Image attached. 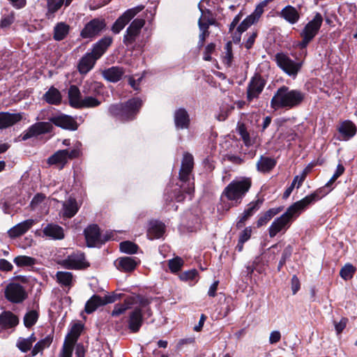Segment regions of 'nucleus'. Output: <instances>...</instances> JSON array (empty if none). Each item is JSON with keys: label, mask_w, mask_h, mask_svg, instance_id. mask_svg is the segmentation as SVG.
I'll return each mask as SVG.
<instances>
[{"label": "nucleus", "mask_w": 357, "mask_h": 357, "mask_svg": "<svg viewBox=\"0 0 357 357\" xmlns=\"http://www.w3.org/2000/svg\"><path fill=\"white\" fill-rule=\"evenodd\" d=\"M305 93L300 90L290 89L283 85L278 89L271 100V107L275 110L279 109H291L302 105Z\"/></svg>", "instance_id": "obj_1"}, {"label": "nucleus", "mask_w": 357, "mask_h": 357, "mask_svg": "<svg viewBox=\"0 0 357 357\" xmlns=\"http://www.w3.org/2000/svg\"><path fill=\"white\" fill-rule=\"evenodd\" d=\"M142 106V100L139 97H134L123 102L112 104L108 108V112L116 120L126 123L136 119Z\"/></svg>", "instance_id": "obj_2"}, {"label": "nucleus", "mask_w": 357, "mask_h": 357, "mask_svg": "<svg viewBox=\"0 0 357 357\" xmlns=\"http://www.w3.org/2000/svg\"><path fill=\"white\" fill-rule=\"evenodd\" d=\"M303 212L299 206L294 202L280 217L275 218L268 228L271 238L275 237L278 233L284 234L291 226L292 222Z\"/></svg>", "instance_id": "obj_3"}, {"label": "nucleus", "mask_w": 357, "mask_h": 357, "mask_svg": "<svg viewBox=\"0 0 357 357\" xmlns=\"http://www.w3.org/2000/svg\"><path fill=\"white\" fill-rule=\"evenodd\" d=\"M252 185L250 178L243 177L236 178L230 182L224 189L221 199L226 197L229 201L234 202L233 206H238L246 193L249 191Z\"/></svg>", "instance_id": "obj_4"}, {"label": "nucleus", "mask_w": 357, "mask_h": 357, "mask_svg": "<svg viewBox=\"0 0 357 357\" xmlns=\"http://www.w3.org/2000/svg\"><path fill=\"white\" fill-rule=\"evenodd\" d=\"M322 22V15L321 13H317L313 19L305 24L300 33L302 40L297 44V47L299 49H305L310 43L313 40L314 37L318 34Z\"/></svg>", "instance_id": "obj_5"}, {"label": "nucleus", "mask_w": 357, "mask_h": 357, "mask_svg": "<svg viewBox=\"0 0 357 357\" xmlns=\"http://www.w3.org/2000/svg\"><path fill=\"white\" fill-rule=\"evenodd\" d=\"M4 297L11 303L20 304L27 299L28 292L20 284L10 282L5 288Z\"/></svg>", "instance_id": "obj_6"}, {"label": "nucleus", "mask_w": 357, "mask_h": 357, "mask_svg": "<svg viewBox=\"0 0 357 357\" xmlns=\"http://www.w3.org/2000/svg\"><path fill=\"white\" fill-rule=\"evenodd\" d=\"M59 264L69 270H82L90 266L89 262L86 261L84 253L81 251L73 252L66 258L59 261Z\"/></svg>", "instance_id": "obj_7"}, {"label": "nucleus", "mask_w": 357, "mask_h": 357, "mask_svg": "<svg viewBox=\"0 0 357 357\" xmlns=\"http://www.w3.org/2000/svg\"><path fill=\"white\" fill-rule=\"evenodd\" d=\"M106 22L104 18L96 17L87 22L80 31V36L84 39H93L105 30Z\"/></svg>", "instance_id": "obj_8"}, {"label": "nucleus", "mask_w": 357, "mask_h": 357, "mask_svg": "<svg viewBox=\"0 0 357 357\" xmlns=\"http://www.w3.org/2000/svg\"><path fill=\"white\" fill-rule=\"evenodd\" d=\"M275 61L278 67L285 73L294 77L297 75L302 66L301 62L294 61L283 52L277 53L275 56Z\"/></svg>", "instance_id": "obj_9"}, {"label": "nucleus", "mask_w": 357, "mask_h": 357, "mask_svg": "<svg viewBox=\"0 0 357 357\" xmlns=\"http://www.w3.org/2000/svg\"><path fill=\"white\" fill-rule=\"evenodd\" d=\"M144 8V5H138L126 10L114 22L111 31L115 34L119 33Z\"/></svg>", "instance_id": "obj_10"}, {"label": "nucleus", "mask_w": 357, "mask_h": 357, "mask_svg": "<svg viewBox=\"0 0 357 357\" xmlns=\"http://www.w3.org/2000/svg\"><path fill=\"white\" fill-rule=\"evenodd\" d=\"M53 129V126L49 121H40L31 125L20 137L22 141H26L31 137L51 133Z\"/></svg>", "instance_id": "obj_11"}, {"label": "nucleus", "mask_w": 357, "mask_h": 357, "mask_svg": "<svg viewBox=\"0 0 357 357\" xmlns=\"http://www.w3.org/2000/svg\"><path fill=\"white\" fill-rule=\"evenodd\" d=\"M145 24L144 19H135L127 28L123 36V42L127 46L132 45L139 37L142 27Z\"/></svg>", "instance_id": "obj_12"}, {"label": "nucleus", "mask_w": 357, "mask_h": 357, "mask_svg": "<svg viewBox=\"0 0 357 357\" xmlns=\"http://www.w3.org/2000/svg\"><path fill=\"white\" fill-rule=\"evenodd\" d=\"M49 122L53 126L70 131L77 130L79 124L72 116L59 114L49 118Z\"/></svg>", "instance_id": "obj_13"}, {"label": "nucleus", "mask_w": 357, "mask_h": 357, "mask_svg": "<svg viewBox=\"0 0 357 357\" xmlns=\"http://www.w3.org/2000/svg\"><path fill=\"white\" fill-rule=\"evenodd\" d=\"M266 80L260 74L256 73L250 79L247 87V100L251 102L254 98H257L262 92Z\"/></svg>", "instance_id": "obj_14"}, {"label": "nucleus", "mask_w": 357, "mask_h": 357, "mask_svg": "<svg viewBox=\"0 0 357 357\" xmlns=\"http://www.w3.org/2000/svg\"><path fill=\"white\" fill-rule=\"evenodd\" d=\"M331 191L332 188H326V185H325L318 188L310 195L305 196L302 199L296 202L303 210V211H304L309 207V206L314 204L315 202L322 199Z\"/></svg>", "instance_id": "obj_15"}, {"label": "nucleus", "mask_w": 357, "mask_h": 357, "mask_svg": "<svg viewBox=\"0 0 357 357\" xmlns=\"http://www.w3.org/2000/svg\"><path fill=\"white\" fill-rule=\"evenodd\" d=\"M194 167V158L188 152H185L181 161V166L178 173V178L182 183L190 181V175Z\"/></svg>", "instance_id": "obj_16"}, {"label": "nucleus", "mask_w": 357, "mask_h": 357, "mask_svg": "<svg viewBox=\"0 0 357 357\" xmlns=\"http://www.w3.org/2000/svg\"><path fill=\"white\" fill-rule=\"evenodd\" d=\"M140 262V259L136 257H121L114 261V266L121 272L131 273L136 269Z\"/></svg>", "instance_id": "obj_17"}, {"label": "nucleus", "mask_w": 357, "mask_h": 357, "mask_svg": "<svg viewBox=\"0 0 357 357\" xmlns=\"http://www.w3.org/2000/svg\"><path fill=\"white\" fill-rule=\"evenodd\" d=\"M86 245L89 248H94L99 245L100 241L101 233L100 227L96 224L89 225L84 230Z\"/></svg>", "instance_id": "obj_18"}, {"label": "nucleus", "mask_w": 357, "mask_h": 357, "mask_svg": "<svg viewBox=\"0 0 357 357\" xmlns=\"http://www.w3.org/2000/svg\"><path fill=\"white\" fill-rule=\"evenodd\" d=\"M144 322L142 310L140 307H135L130 313L128 319V328L132 333H137Z\"/></svg>", "instance_id": "obj_19"}, {"label": "nucleus", "mask_w": 357, "mask_h": 357, "mask_svg": "<svg viewBox=\"0 0 357 357\" xmlns=\"http://www.w3.org/2000/svg\"><path fill=\"white\" fill-rule=\"evenodd\" d=\"M112 37L104 36L92 45L91 51L89 53L98 60L112 45Z\"/></svg>", "instance_id": "obj_20"}, {"label": "nucleus", "mask_w": 357, "mask_h": 357, "mask_svg": "<svg viewBox=\"0 0 357 357\" xmlns=\"http://www.w3.org/2000/svg\"><path fill=\"white\" fill-rule=\"evenodd\" d=\"M174 120L177 130L188 129L190 127V115L185 108L181 107L175 110Z\"/></svg>", "instance_id": "obj_21"}, {"label": "nucleus", "mask_w": 357, "mask_h": 357, "mask_svg": "<svg viewBox=\"0 0 357 357\" xmlns=\"http://www.w3.org/2000/svg\"><path fill=\"white\" fill-rule=\"evenodd\" d=\"M33 224V219H28L18 223L8 231V236L14 239L23 235L32 227Z\"/></svg>", "instance_id": "obj_22"}, {"label": "nucleus", "mask_w": 357, "mask_h": 357, "mask_svg": "<svg viewBox=\"0 0 357 357\" xmlns=\"http://www.w3.org/2000/svg\"><path fill=\"white\" fill-rule=\"evenodd\" d=\"M22 116L20 113L0 112V130L9 128L20 121Z\"/></svg>", "instance_id": "obj_23"}, {"label": "nucleus", "mask_w": 357, "mask_h": 357, "mask_svg": "<svg viewBox=\"0 0 357 357\" xmlns=\"http://www.w3.org/2000/svg\"><path fill=\"white\" fill-rule=\"evenodd\" d=\"M165 232V225L161 221L153 220L149 222L147 236L150 239L161 238Z\"/></svg>", "instance_id": "obj_24"}, {"label": "nucleus", "mask_w": 357, "mask_h": 357, "mask_svg": "<svg viewBox=\"0 0 357 357\" xmlns=\"http://www.w3.org/2000/svg\"><path fill=\"white\" fill-rule=\"evenodd\" d=\"M89 52H86L79 61L77 70L81 75L87 74L95 66L96 61Z\"/></svg>", "instance_id": "obj_25"}, {"label": "nucleus", "mask_w": 357, "mask_h": 357, "mask_svg": "<svg viewBox=\"0 0 357 357\" xmlns=\"http://www.w3.org/2000/svg\"><path fill=\"white\" fill-rule=\"evenodd\" d=\"M124 70L122 67L112 66L102 71V77L107 81L116 83L121 79L124 75Z\"/></svg>", "instance_id": "obj_26"}, {"label": "nucleus", "mask_w": 357, "mask_h": 357, "mask_svg": "<svg viewBox=\"0 0 357 357\" xmlns=\"http://www.w3.org/2000/svg\"><path fill=\"white\" fill-rule=\"evenodd\" d=\"M279 15L291 24H296L300 19V14L297 9L290 5L283 8L279 13Z\"/></svg>", "instance_id": "obj_27"}, {"label": "nucleus", "mask_w": 357, "mask_h": 357, "mask_svg": "<svg viewBox=\"0 0 357 357\" xmlns=\"http://www.w3.org/2000/svg\"><path fill=\"white\" fill-rule=\"evenodd\" d=\"M337 130L344 140H348L356 135L357 128L352 121L347 120L342 122Z\"/></svg>", "instance_id": "obj_28"}, {"label": "nucleus", "mask_w": 357, "mask_h": 357, "mask_svg": "<svg viewBox=\"0 0 357 357\" xmlns=\"http://www.w3.org/2000/svg\"><path fill=\"white\" fill-rule=\"evenodd\" d=\"M19 323L18 317L10 311H3L0 314V326L4 328H11Z\"/></svg>", "instance_id": "obj_29"}, {"label": "nucleus", "mask_w": 357, "mask_h": 357, "mask_svg": "<svg viewBox=\"0 0 357 357\" xmlns=\"http://www.w3.org/2000/svg\"><path fill=\"white\" fill-rule=\"evenodd\" d=\"M194 186L188 182L183 183L179 188L173 190L174 197L177 202H182L185 199V195H192L194 192Z\"/></svg>", "instance_id": "obj_30"}, {"label": "nucleus", "mask_w": 357, "mask_h": 357, "mask_svg": "<svg viewBox=\"0 0 357 357\" xmlns=\"http://www.w3.org/2000/svg\"><path fill=\"white\" fill-rule=\"evenodd\" d=\"M43 234L45 236L55 240H61L64 238L63 229L56 224H47L43 229Z\"/></svg>", "instance_id": "obj_31"}, {"label": "nucleus", "mask_w": 357, "mask_h": 357, "mask_svg": "<svg viewBox=\"0 0 357 357\" xmlns=\"http://www.w3.org/2000/svg\"><path fill=\"white\" fill-rule=\"evenodd\" d=\"M103 87L102 83L93 81V80H87L86 81L82 86V93L85 96H98L101 94V90Z\"/></svg>", "instance_id": "obj_32"}, {"label": "nucleus", "mask_w": 357, "mask_h": 357, "mask_svg": "<svg viewBox=\"0 0 357 357\" xmlns=\"http://www.w3.org/2000/svg\"><path fill=\"white\" fill-rule=\"evenodd\" d=\"M84 328V324L81 322L75 323L66 336L65 340L68 344L75 345Z\"/></svg>", "instance_id": "obj_33"}, {"label": "nucleus", "mask_w": 357, "mask_h": 357, "mask_svg": "<svg viewBox=\"0 0 357 357\" xmlns=\"http://www.w3.org/2000/svg\"><path fill=\"white\" fill-rule=\"evenodd\" d=\"M68 100L69 105L75 108L78 109L82 99V93L76 85H70L68 89Z\"/></svg>", "instance_id": "obj_34"}, {"label": "nucleus", "mask_w": 357, "mask_h": 357, "mask_svg": "<svg viewBox=\"0 0 357 357\" xmlns=\"http://www.w3.org/2000/svg\"><path fill=\"white\" fill-rule=\"evenodd\" d=\"M78 206L75 198L70 197L68 201L63 204V216L67 218H73L78 211Z\"/></svg>", "instance_id": "obj_35"}, {"label": "nucleus", "mask_w": 357, "mask_h": 357, "mask_svg": "<svg viewBox=\"0 0 357 357\" xmlns=\"http://www.w3.org/2000/svg\"><path fill=\"white\" fill-rule=\"evenodd\" d=\"M66 154H67V152L65 150H59L49 157L47 162L50 165H59V169H62L68 162Z\"/></svg>", "instance_id": "obj_36"}, {"label": "nucleus", "mask_w": 357, "mask_h": 357, "mask_svg": "<svg viewBox=\"0 0 357 357\" xmlns=\"http://www.w3.org/2000/svg\"><path fill=\"white\" fill-rule=\"evenodd\" d=\"M102 297L99 295H93L86 303L84 311L86 314H90L95 312L99 307L103 306Z\"/></svg>", "instance_id": "obj_37"}, {"label": "nucleus", "mask_w": 357, "mask_h": 357, "mask_svg": "<svg viewBox=\"0 0 357 357\" xmlns=\"http://www.w3.org/2000/svg\"><path fill=\"white\" fill-rule=\"evenodd\" d=\"M53 337H54V330L52 331L50 334L47 335L45 338L38 341L34 345L33 349L31 350V356H35L39 352L42 351L45 348L49 347L53 341Z\"/></svg>", "instance_id": "obj_38"}, {"label": "nucleus", "mask_w": 357, "mask_h": 357, "mask_svg": "<svg viewBox=\"0 0 357 357\" xmlns=\"http://www.w3.org/2000/svg\"><path fill=\"white\" fill-rule=\"evenodd\" d=\"M44 100L49 104L58 105L61 102V95L60 91L52 86L45 94Z\"/></svg>", "instance_id": "obj_39"}, {"label": "nucleus", "mask_w": 357, "mask_h": 357, "mask_svg": "<svg viewBox=\"0 0 357 357\" xmlns=\"http://www.w3.org/2000/svg\"><path fill=\"white\" fill-rule=\"evenodd\" d=\"M70 31V26L65 22H59L54 27L53 38L56 41L63 40Z\"/></svg>", "instance_id": "obj_40"}, {"label": "nucleus", "mask_w": 357, "mask_h": 357, "mask_svg": "<svg viewBox=\"0 0 357 357\" xmlns=\"http://www.w3.org/2000/svg\"><path fill=\"white\" fill-rule=\"evenodd\" d=\"M275 165L276 161L275 159L266 156H261L257 164V169L264 173L269 172Z\"/></svg>", "instance_id": "obj_41"}, {"label": "nucleus", "mask_w": 357, "mask_h": 357, "mask_svg": "<svg viewBox=\"0 0 357 357\" xmlns=\"http://www.w3.org/2000/svg\"><path fill=\"white\" fill-rule=\"evenodd\" d=\"M13 262L18 267H31L33 268L38 263V260L36 258L29 257L26 255H19L14 258Z\"/></svg>", "instance_id": "obj_42"}, {"label": "nucleus", "mask_w": 357, "mask_h": 357, "mask_svg": "<svg viewBox=\"0 0 357 357\" xmlns=\"http://www.w3.org/2000/svg\"><path fill=\"white\" fill-rule=\"evenodd\" d=\"M134 303V297H128L124 301V303H117L114 305V310H112L111 315L112 317H119L123 314L130 307V305Z\"/></svg>", "instance_id": "obj_43"}, {"label": "nucleus", "mask_w": 357, "mask_h": 357, "mask_svg": "<svg viewBox=\"0 0 357 357\" xmlns=\"http://www.w3.org/2000/svg\"><path fill=\"white\" fill-rule=\"evenodd\" d=\"M210 24H214V22L211 20L208 22V24H205L202 23V17H199L198 20V26L200 31H202V33L199 36V47H202L204 46L206 37H208L210 34V32L208 31Z\"/></svg>", "instance_id": "obj_44"}, {"label": "nucleus", "mask_w": 357, "mask_h": 357, "mask_svg": "<svg viewBox=\"0 0 357 357\" xmlns=\"http://www.w3.org/2000/svg\"><path fill=\"white\" fill-rule=\"evenodd\" d=\"M56 281L61 285L64 287H71L73 285V275L70 272L58 271L56 274Z\"/></svg>", "instance_id": "obj_45"}, {"label": "nucleus", "mask_w": 357, "mask_h": 357, "mask_svg": "<svg viewBox=\"0 0 357 357\" xmlns=\"http://www.w3.org/2000/svg\"><path fill=\"white\" fill-rule=\"evenodd\" d=\"M139 249L138 245L130 241H124L119 244L120 251L128 255L136 254Z\"/></svg>", "instance_id": "obj_46"}, {"label": "nucleus", "mask_w": 357, "mask_h": 357, "mask_svg": "<svg viewBox=\"0 0 357 357\" xmlns=\"http://www.w3.org/2000/svg\"><path fill=\"white\" fill-rule=\"evenodd\" d=\"M39 318V313L36 310L27 312L23 319L24 325L26 328H30L36 324Z\"/></svg>", "instance_id": "obj_47"}, {"label": "nucleus", "mask_w": 357, "mask_h": 357, "mask_svg": "<svg viewBox=\"0 0 357 357\" xmlns=\"http://www.w3.org/2000/svg\"><path fill=\"white\" fill-rule=\"evenodd\" d=\"M293 252L294 248L291 245H288L284 248L277 268L278 272L281 271L282 267L286 264L287 261L290 259Z\"/></svg>", "instance_id": "obj_48"}, {"label": "nucleus", "mask_w": 357, "mask_h": 357, "mask_svg": "<svg viewBox=\"0 0 357 357\" xmlns=\"http://www.w3.org/2000/svg\"><path fill=\"white\" fill-rule=\"evenodd\" d=\"M96 96L93 95L86 96L81 101L78 109L96 107L99 106L101 102L98 100Z\"/></svg>", "instance_id": "obj_49"}, {"label": "nucleus", "mask_w": 357, "mask_h": 357, "mask_svg": "<svg viewBox=\"0 0 357 357\" xmlns=\"http://www.w3.org/2000/svg\"><path fill=\"white\" fill-rule=\"evenodd\" d=\"M356 271V268L351 264H346L340 270V275L344 280L351 279Z\"/></svg>", "instance_id": "obj_50"}, {"label": "nucleus", "mask_w": 357, "mask_h": 357, "mask_svg": "<svg viewBox=\"0 0 357 357\" xmlns=\"http://www.w3.org/2000/svg\"><path fill=\"white\" fill-rule=\"evenodd\" d=\"M264 199H258L256 201L250 202L248 205V208H246L243 213H245L248 218H251L255 212H257L261 207V205L264 202Z\"/></svg>", "instance_id": "obj_51"}, {"label": "nucleus", "mask_w": 357, "mask_h": 357, "mask_svg": "<svg viewBox=\"0 0 357 357\" xmlns=\"http://www.w3.org/2000/svg\"><path fill=\"white\" fill-rule=\"evenodd\" d=\"M225 49L226 52L225 55L223 56L222 61L227 66V67H231L234 59V54L232 51V42L228 41L225 44Z\"/></svg>", "instance_id": "obj_52"}, {"label": "nucleus", "mask_w": 357, "mask_h": 357, "mask_svg": "<svg viewBox=\"0 0 357 357\" xmlns=\"http://www.w3.org/2000/svg\"><path fill=\"white\" fill-rule=\"evenodd\" d=\"M184 264L183 259L180 257H176L168 262V266L172 273H178L181 271V268Z\"/></svg>", "instance_id": "obj_53"}, {"label": "nucleus", "mask_w": 357, "mask_h": 357, "mask_svg": "<svg viewBox=\"0 0 357 357\" xmlns=\"http://www.w3.org/2000/svg\"><path fill=\"white\" fill-rule=\"evenodd\" d=\"M236 130L238 135L241 137L243 142L245 145H248L250 143V136L247 130V128L245 123L242 122H238Z\"/></svg>", "instance_id": "obj_54"}, {"label": "nucleus", "mask_w": 357, "mask_h": 357, "mask_svg": "<svg viewBox=\"0 0 357 357\" xmlns=\"http://www.w3.org/2000/svg\"><path fill=\"white\" fill-rule=\"evenodd\" d=\"M272 0H264L261 1L255 8L254 12L251 13L250 15L251 17H254L255 20L258 22L260 17L263 14L264 11V8L268 5L269 2Z\"/></svg>", "instance_id": "obj_55"}, {"label": "nucleus", "mask_w": 357, "mask_h": 357, "mask_svg": "<svg viewBox=\"0 0 357 357\" xmlns=\"http://www.w3.org/2000/svg\"><path fill=\"white\" fill-rule=\"evenodd\" d=\"M257 22L255 20L254 17H251L250 15L247 16L241 24L236 27L239 32L246 31L252 24Z\"/></svg>", "instance_id": "obj_56"}, {"label": "nucleus", "mask_w": 357, "mask_h": 357, "mask_svg": "<svg viewBox=\"0 0 357 357\" xmlns=\"http://www.w3.org/2000/svg\"><path fill=\"white\" fill-rule=\"evenodd\" d=\"M16 346L22 352L26 353L31 349L32 344L26 338L20 337Z\"/></svg>", "instance_id": "obj_57"}, {"label": "nucleus", "mask_w": 357, "mask_h": 357, "mask_svg": "<svg viewBox=\"0 0 357 357\" xmlns=\"http://www.w3.org/2000/svg\"><path fill=\"white\" fill-rule=\"evenodd\" d=\"M75 345L68 344L67 341H64L63 347L60 351L59 357H72Z\"/></svg>", "instance_id": "obj_58"}, {"label": "nucleus", "mask_w": 357, "mask_h": 357, "mask_svg": "<svg viewBox=\"0 0 357 357\" xmlns=\"http://www.w3.org/2000/svg\"><path fill=\"white\" fill-rule=\"evenodd\" d=\"M197 275L198 271L195 268H193L181 273L179 278L181 280L188 281L195 280Z\"/></svg>", "instance_id": "obj_59"}, {"label": "nucleus", "mask_w": 357, "mask_h": 357, "mask_svg": "<svg viewBox=\"0 0 357 357\" xmlns=\"http://www.w3.org/2000/svg\"><path fill=\"white\" fill-rule=\"evenodd\" d=\"M216 45L214 43L208 44L204 52V60L206 61H211L212 60L211 54L215 52Z\"/></svg>", "instance_id": "obj_60"}, {"label": "nucleus", "mask_w": 357, "mask_h": 357, "mask_svg": "<svg viewBox=\"0 0 357 357\" xmlns=\"http://www.w3.org/2000/svg\"><path fill=\"white\" fill-rule=\"evenodd\" d=\"M123 294H116L113 292L112 294L105 295L104 297H102L103 305H105L109 303H113L115 301L120 300Z\"/></svg>", "instance_id": "obj_61"}, {"label": "nucleus", "mask_w": 357, "mask_h": 357, "mask_svg": "<svg viewBox=\"0 0 357 357\" xmlns=\"http://www.w3.org/2000/svg\"><path fill=\"white\" fill-rule=\"evenodd\" d=\"M348 321L349 319L347 317H342L339 322L336 321H333L337 335H340L342 333L344 329L346 328Z\"/></svg>", "instance_id": "obj_62"}, {"label": "nucleus", "mask_w": 357, "mask_h": 357, "mask_svg": "<svg viewBox=\"0 0 357 357\" xmlns=\"http://www.w3.org/2000/svg\"><path fill=\"white\" fill-rule=\"evenodd\" d=\"M252 233V227L251 226L246 227L244 229H243L240 232L239 236H238V240L243 241L245 243L247 242L251 238Z\"/></svg>", "instance_id": "obj_63"}, {"label": "nucleus", "mask_w": 357, "mask_h": 357, "mask_svg": "<svg viewBox=\"0 0 357 357\" xmlns=\"http://www.w3.org/2000/svg\"><path fill=\"white\" fill-rule=\"evenodd\" d=\"M48 11L54 13L56 12L62 6L63 1H59L56 2L54 0H47Z\"/></svg>", "instance_id": "obj_64"}]
</instances>
